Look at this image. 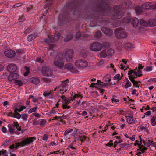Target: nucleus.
<instances>
[{
    "label": "nucleus",
    "instance_id": "obj_1",
    "mask_svg": "<svg viewBox=\"0 0 156 156\" xmlns=\"http://www.w3.org/2000/svg\"><path fill=\"white\" fill-rule=\"evenodd\" d=\"M36 139L35 137H28L20 142L16 143L9 147L11 149L16 150L19 147H23L26 145L30 144Z\"/></svg>",
    "mask_w": 156,
    "mask_h": 156
},
{
    "label": "nucleus",
    "instance_id": "obj_2",
    "mask_svg": "<svg viewBox=\"0 0 156 156\" xmlns=\"http://www.w3.org/2000/svg\"><path fill=\"white\" fill-rule=\"evenodd\" d=\"M63 58L64 56L63 54L62 53H59L56 55L54 60V65L59 69H63L64 67Z\"/></svg>",
    "mask_w": 156,
    "mask_h": 156
},
{
    "label": "nucleus",
    "instance_id": "obj_3",
    "mask_svg": "<svg viewBox=\"0 0 156 156\" xmlns=\"http://www.w3.org/2000/svg\"><path fill=\"white\" fill-rule=\"evenodd\" d=\"M60 36L59 33L58 31H56L54 33V36L48 37L45 39V42L50 46H53L54 44L52 43L57 41L59 39Z\"/></svg>",
    "mask_w": 156,
    "mask_h": 156
},
{
    "label": "nucleus",
    "instance_id": "obj_4",
    "mask_svg": "<svg viewBox=\"0 0 156 156\" xmlns=\"http://www.w3.org/2000/svg\"><path fill=\"white\" fill-rule=\"evenodd\" d=\"M75 65L77 67L83 69L87 67L88 65V63L85 59H79L75 61Z\"/></svg>",
    "mask_w": 156,
    "mask_h": 156
},
{
    "label": "nucleus",
    "instance_id": "obj_5",
    "mask_svg": "<svg viewBox=\"0 0 156 156\" xmlns=\"http://www.w3.org/2000/svg\"><path fill=\"white\" fill-rule=\"evenodd\" d=\"M115 33L116 36L119 39L125 38L127 36L126 33L121 28H118L116 29Z\"/></svg>",
    "mask_w": 156,
    "mask_h": 156
},
{
    "label": "nucleus",
    "instance_id": "obj_6",
    "mask_svg": "<svg viewBox=\"0 0 156 156\" xmlns=\"http://www.w3.org/2000/svg\"><path fill=\"white\" fill-rule=\"evenodd\" d=\"M73 54V51L71 49L67 50L65 51L64 58L67 62H70L72 61Z\"/></svg>",
    "mask_w": 156,
    "mask_h": 156
},
{
    "label": "nucleus",
    "instance_id": "obj_7",
    "mask_svg": "<svg viewBox=\"0 0 156 156\" xmlns=\"http://www.w3.org/2000/svg\"><path fill=\"white\" fill-rule=\"evenodd\" d=\"M102 48L103 45L98 42H94L90 46V50L93 51H99L102 49Z\"/></svg>",
    "mask_w": 156,
    "mask_h": 156
},
{
    "label": "nucleus",
    "instance_id": "obj_8",
    "mask_svg": "<svg viewBox=\"0 0 156 156\" xmlns=\"http://www.w3.org/2000/svg\"><path fill=\"white\" fill-rule=\"evenodd\" d=\"M97 4L98 10L99 12H106L108 6L103 1L100 0L98 1Z\"/></svg>",
    "mask_w": 156,
    "mask_h": 156
},
{
    "label": "nucleus",
    "instance_id": "obj_9",
    "mask_svg": "<svg viewBox=\"0 0 156 156\" xmlns=\"http://www.w3.org/2000/svg\"><path fill=\"white\" fill-rule=\"evenodd\" d=\"M69 80L68 79H66L65 80L62 81L61 85L62 87V89H61L60 93L63 94L64 92H66L67 91H69L70 88L69 87Z\"/></svg>",
    "mask_w": 156,
    "mask_h": 156
},
{
    "label": "nucleus",
    "instance_id": "obj_10",
    "mask_svg": "<svg viewBox=\"0 0 156 156\" xmlns=\"http://www.w3.org/2000/svg\"><path fill=\"white\" fill-rule=\"evenodd\" d=\"M65 69L68 70H70V71L73 73H77L78 71L75 68H74L73 65L72 63H68L64 64Z\"/></svg>",
    "mask_w": 156,
    "mask_h": 156
},
{
    "label": "nucleus",
    "instance_id": "obj_11",
    "mask_svg": "<svg viewBox=\"0 0 156 156\" xmlns=\"http://www.w3.org/2000/svg\"><path fill=\"white\" fill-rule=\"evenodd\" d=\"M42 72L43 74L46 76H51L52 75V72L50 69L46 66L42 68Z\"/></svg>",
    "mask_w": 156,
    "mask_h": 156
},
{
    "label": "nucleus",
    "instance_id": "obj_12",
    "mask_svg": "<svg viewBox=\"0 0 156 156\" xmlns=\"http://www.w3.org/2000/svg\"><path fill=\"white\" fill-rule=\"evenodd\" d=\"M5 56L9 58H12L14 57L15 55V52L13 50L6 49L4 51Z\"/></svg>",
    "mask_w": 156,
    "mask_h": 156
},
{
    "label": "nucleus",
    "instance_id": "obj_13",
    "mask_svg": "<svg viewBox=\"0 0 156 156\" xmlns=\"http://www.w3.org/2000/svg\"><path fill=\"white\" fill-rule=\"evenodd\" d=\"M114 15L112 17V19L113 20L120 19L123 16V13L122 11L115 10Z\"/></svg>",
    "mask_w": 156,
    "mask_h": 156
},
{
    "label": "nucleus",
    "instance_id": "obj_14",
    "mask_svg": "<svg viewBox=\"0 0 156 156\" xmlns=\"http://www.w3.org/2000/svg\"><path fill=\"white\" fill-rule=\"evenodd\" d=\"M77 132V131L76 129H73L69 128L65 131L64 133V135L65 136L71 135L72 136H74Z\"/></svg>",
    "mask_w": 156,
    "mask_h": 156
},
{
    "label": "nucleus",
    "instance_id": "obj_15",
    "mask_svg": "<svg viewBox=\"0 0 156 156\" xmlns=\"http://www.w3.org/2000/svg\"><path fill=\"white\" fill-rule=\"evenodd\" d=\"M7 68L8 71L10 72H14L17 70V67L15 64L11 63L8 65Z\"/></svg>",
    "mask_w": 156,
    "mask_h": 156
},
{
    "label": "nucleus",
    "instance_id": "obj_16",
    "mask_svg": "<svg viewBox=\"0 0 156 156\" xmlns=\"http://www.w3.org/2000/svg\"><path fill=\"white\" fill-rule=\"evenodd\" d=\"M19 77V75L16 73H12L9 75L8 76V80L9 81H12L16 80Z\"/></svg>",
    "mask_w": 156,
    "mask_h": 156
},
{
    "label": "nucleus",
    "instance_id": "obj_17",
    "mask_svg": "<svg viewBox=\"0 0 156 156\" xmlns=\"http://www.w3.org/2000/svg\"><path fill=\"white\" fill-rule=\"evenodd\" d=\"M101 30L106 35L110 36L112 34V31L110 29L105 27H103Z\"/></svg>",
    "mask_w": 156,
    "mask_h": 156
},
{
    "label": "nucleus",
    "instance_id": "obj_18",
    "mask_svg": "<svg viewBox=\"0 0 156 156\" xmlns=\"http://www.w3.org/2000/svg\"><path fill=\"white\" fill-rule=\"evenodd\" d=\"M154 4L153 3L147 2L143 4L142 5V8L143 9H149L152 8Z\"/></svg>",
    "mask_w": 156,
    "mask_h": 156
},
{
    "label": "nucleus",
    "instance_id": "obj_19",
    "mask_svg": "<svg viewBox=\"0 0 156 156\" xmlns=\"http://www.w3.org/2000/svg\"><path fill=\"white\" fill-rule=\"evenodd\" d=\"M38 36V34L36 33H35L33 34L28 35L27 38V40L29 42H30Z\"/></svg>",
    "mask_w": 156,
    "mask_h": 156
},
{
    "label": "nucleus",
    "instance_id": "obj_20",
    "mask_svg": "<svg viewBox=\"0 0 156 156\" xmlns=\"http://www.w3.org/2000/svg\"><path fill=\"white\" fill-rule=\"evenodd\" d=\"M126 118L129 124H131L135 122V120L133 119L132 114H129L128 116H126Z\"/></svg>",
    "mask_w": 156,
    "mask_h": 156
},
{
    "label": "nucleus",
    "instance_id": "obj_21",
    "mask_svg": "<svg viewBox=\"0 0 156 156\" xmlns=\"http://www.w3.org/2000/svg\"><path fill=\"white\" fill-rule=\"evenodd\" d=\"M148 26L150 27L156 26V18L148 20Z\"/></svg>",
    "mask_w": 156,
    "mask_h": 156
},
{
    "label": "nucleus",
    "instance_id": "obj_22",
    "mask_svg": "<svg viewBox=\"0 0 156 156\" xmlns=\"http://www.w3.org/2000/svg\"><path fill=\"white\" fill-rule=\"evenodd\" d=\"M40 80L37 78L33 77L30 79V82L35 85L37 84L40 82Z\"/></svg>",
    "mask_w": 156,
    "mask_h": 156
},
{
    "label": "nucleus",
    "instance_id": "obj_23",
    "mask_svg": "<svg viewBox=\"0 0 156 156\" xmlns=\"http://www.w3.org/2000/svg\"><path fill=\"white\" fill-rule=\"evenodd\" d=\"M139 22L138 19L136 17H133L131 23L134 27H137Z\"/></svg>",
    "mask_w": 156,
    "mask_h": 156
},
{
    "label": "nucleus",
    "instance_id": "obj_24",
    "mask_svg": "<svg viewBox=\"0 0 156 156\" xmlns=\"http://www.w3.org/2000/svg\"><path fill=\"white\" fill-rule=\"evenodd\" d=\"M43 95L45 97L49 98H51L53 97V95L51 93V91H46L43 93Z\"/></svg>",
    "mask_w": 156,
    "mask_h": 156
},
{
    "label": "nucleus",
    "instance_id": "obj_25",
    "mask_svg": "<svg viewBox=\"0 0 156 156\" xmlns=\"http://www.w3.org/2000/svg\"><path fill=\"white\" fill-rule=\"evenodd\" d=\"M73 35L72 34H68L66 37L64 39V41L66 42H67L69 41L73 38Z\"/></svg>",
    "mask_w": 156,
    "mask_h": 156
},
{
    "label": "nucleus",
    "instance_id": "obj_26",
    "mask_svg": "<svg viewBox=\"0 0 156 156\" xmlns=\"http://www.w3.org/2000/svg\"><path fill=\"white\" fill-rule=\"evenodd\" d=\"M75 3V2H73L72 3L71 2H70L68 4L67 6L70 9H75L77 6V5Z\"/></svg>",
    "mask_w": 156,
    "mask_h": 156
},
{
    "label": "nucleus",
    "instance_id": "obj_27",
    "mask_svg": "<svg viewBox=\"0 0 156 156\" xmlns=\"http://www.w3.org/2000/svg\"><path fill=\"white\" fill-rule=\"evenodd\" d=\"M143 8L139 6H136L135 8V10L137 14L141 13L143 12Z\"/></svg>",
    "mask_w": 156,
    "mask_h": 156
},
{
    "label": "nucleus",
    "instance_id": "obj_28",
    "mask_svg": "<svg viewBox=\"0 0 156 156\" xmlns=\"http://www.w3.org/2000/svg\"><path fill=\"white\" fill-rule=\"evenodd\" d=\"M140 24L142 26H148V23L143 19H142L140 20Z\"/></svg>",
    "mask_w": 156,
    "mask_h": 156
},
{
    "label": "nucleus",
    "instance_id": "obj_29",
    "mask_svg": "<svg viewBox=\"0 0 156 156\" xmlns=\"http://www.w3.org/2000/svg\"><path fill=\"white\" fill-rule=\"evenodd\" d=\"M63 101L65 104H68L71 101H73L72 97H70L68 98H66L63 100Z\"/></svg>",
    "mask_w": 156,
    "mask_h": 156
},
{
    "label": "nucleus",
    "instance_id": "obj_30",
    "mask_svg": "<svg viewBox=\"0 0 156 156\" xmlns=\"http://www.w3.org/2000/svg\"><path fill=\"white\" fill-rule=\"evenodd\" d=\"M122 76H121L119 74H116L115 76L114 77V79L115 80H117V81H119L121 80L123 76V74L122 73H121Z\"/></svg>",
    "mask_w": 156,
    "mask_h": 156
},
{
    "label": "nucleus",
    "instance_id": "obj_31",
    "mask_svg": "<svg viewBox=\"0 0 156 156\" xmlns=\"http://www.w3.org/2000/svg\"><path fill=\"white\" fill-rule=\"evenodd\" d=\"M12 125L14 127H16L18 130L19 131H21V128L20 127L18 123L17 122H14Z\"/></svg>",
    "mask_w": 156,
    "mask_h": 156
},
{
    "label": "nucleus",
    "instance_id": "obj_32",
    "mask_svg": "<svg viewBox=\"0 0 156 156\" xmlns=\"http://www.w3.org/2000/svg\"><path fill=\"white\" fill-rule=\"evenodd\" d=\"M79 97H80V99H82L83 98V96L80 94H75L74 95L73 97H72L73 101V100H75L76 98H78Z\"/></svg>",
    "mask_w": 156,
    "mask_h": 156
},
{
    "label": "nucleus",
    "instance_id": "obj_33",
    "mask_svg": "<svg viewBox=\"0 0 156 156\" xmlns=\"http://www.w3.org/2000/svg\"><path fill=\"white\" fill-rule=\"evenodd\" d=\"M152 142H153V141L150 140H148V141L146 142L144 141H143V142L144 145L147 147L150 146L151 144H152Z\"/></svg>",
    "mask_w": 156,
    "mask_h": 156
},
{
    "label": "nucleus",
    "instance_id": "obj_34",
    "mask_svg": "<svg viewBox=\"0 0 156 156\" xmlns=\"http://www.w3.org/2000/svg\"><path fill=\"white\" fill-rule=\"evenodd\" d=\"M114 53V51L112 48L109 49L107 53V56H112Z\"/></svg>",
    "mask_w": 156,
    "mask_h": 156
},
{
    "label": "nucleus",
    "instance_id": "obj_35",
    "mask_svg": "<svg viewBox=\"0 0 156 156\" xmlns=\"http://www.w3.org/2000/svg\"><path fill=\"white\" fill-rule=\"evenodd\" d=\"M9 128V132L10 133H14L15 129L13 128L12 125L10 124H9L8 125Z\"/></svg>",
    "mask_w": 156,
    "mask_h": 156
},
{
    "label": "nucleus",
    "instance_id": "obj_36",
    "mask_svg": "<svg viewBox=\"0 0 156 156\" xmlns=\"http://www.w3.org/2000/svg\"><path fill=\"white\" fill-rule=\"evenodd\" d=\"M140 129L141 130L144 132H145L144 133L145 134H147L149 133V131L148 130L147 127H140Z\"/></svg>",
    "mask_w": 156,
    "mask_h": 156
},
{
    "label": "nucleus",
    "instance_id": "obj_37",
    "mask_svg": "<svg viewBox=\"0 0 156 156\" xmlns=\"http://www.w3.org/2000/svg\"><path fill=\"white\" fill-rule=\"evenodd\" d=\"M100 56L102 58H105L107 56V53L105 50H102L100 53Z\"/></svg>",
    "mask_w": 156,
    "mask_h": 156
},
{
    "label": "nucleus",
    "instance_id": "obj_38",
    "mask_svg": "<svg viewBox=\"0 0 156 156\" xmlns=\"http://www.w3.org/2000/svg\"><path fill=\"white\" fill-rule=\"evenodd\" d=\"M14 83L16 85H18L19 86H22L23 85V83L21 80L17 79L15 80Z\"/></svg>",
    "mask_w": 156,
    "mask_h": 156
},
{
    "label": "nucleus",
    "instance_id": "obj_39",
    "mask_svg": "<svg viewBox=\"0 0 156 156\" xmlns=\"http://www.w3.org/2000/svg\"><path fill=\"white\" fill-rule=\"evenodd\" d=\"M156 119V117L153 116L151 119V125L152 126H154L156 125V122L155 120Z\"/></svg>",
    "mask_w": 156,
    "mask_h": 156
},
{
    "label": "nucleus",
    "instance_id": "obj_40",
    "mask_svg": "<svg viewBox=\"0 0 156 156\" xmlns=\"http://www.w3.org/2000/svg\"><path fill=\"white\" fill-rule=\"evenodd\" d=\"M25 68L26 70V71L24 73V75L25 76H27L30 73V69L29 68V67L26 66L25 67Z\"/></svg>",
    "mask_w": 156,
    "mask_h": 156
},
{
    "label": "nucleus",
    "instance_id": "obj_41",
    "mask_svg": "<svg viewBox=\"0 0 156 156\" xmlns=\"http://www.w3.org/2000/svg\"><path fill=\"white\" fill-rule=\"evenodd\" d=\"M131 83L130 82L129 80H128L126 82V83L125 85V88L126 89H127L128 87H130L131 86Z\"/></svg>",
    "mask_w": 156,
    "mask_h": 156
},
{
    "label": "nucleus",
    "instance_id": "obj_42",
    "mask_svg": "<svg viewBox=\"0 0 156 156\" xmlns=\"http://www.w3.org/2000/svg\"><path fill=\"white\" fill-rule=\"evenodd\" d=\"M101 32L100 31H98L95 33L94 35V37L95 38H99L101 36Z\"/></svg>",
    "mask_w": 156,
    "mask_h": 156
},
{
    "label": "nucleus",
    "instance_id": "obj_43",
    "mask_svg": "<svg viewBox=\"0 0 156 156\" xmlns=\"http://www.w3.org/2000/svg\"><path fill=\"white\" fill-rule=\"evenodd\" d=\"M37 106H36L34 108H31L28 111V113L30 114V113H31L32 112H36V110L37 109Z\"/></svg>",
    "mask_w": 156,
    "mask_h": 156
},
{
    "label": "nucleus",
    "instance_id": "obj_44",
    "mask_svg": "<svg viewBox=\"0 0 156 156\" xmlns=\"http://www.w3.org/2000/svg\"><path fill=\"white\" fill-rule=\"evenodd\" d=\"M32 29L31 27H28L24 31V33L26 34H29L32 31Z\"/></svg>",
    "mask_w": 156,
    "mask_h": 156
},
{
    "label": "nucleus",
    "instance_id": "obj_45",
    "mask_svg": "<svg viewBox=\"0 0 156 156\" xmlns=\"http://www.w3.org/2000/svg\"><path fill=\"white\" fill-rule=\"evenodd\" d=\"M131 94L132 95H135L136 96H138L139 94V93L137 92V90L134 89L132 90Z\"/></svg>",
    "mask_w": 156,
    "mask_h": 156
},
{
    "label": "nucleus",
    "instance_id": "obj_46",
    "mask_svg": "<svg viewBox=\"0 0 156 156\" xmlns=\"http://www.w3.org/2000/svg\"><path fill=\"white\" fill-rule=\"evenodd\" d=\"M23 120L26 121L27 120L28 118L27 115L25 114H22L21 116Z\"/></svg>",
    "mask_w": 156,
    "mask_h": 156
},
{
    "label": "nucleus",
    "instance_id": "obj_47",
    "mask_svg": "<svg viewBox=\"0 0 156 156\" xmlns=\"http://www.w3.org/2000/svg\"><path fill=\"white\" fill-rule=\"evenodd\" d=\"M113 141L112 140H110L109 142L105 144V145L106 146H108L109 147L113 146Z\"/></svg>",
    "mask_w": 156,
    "mask_h": 156
},
{
    "label": "nucleus",
    "instance_id": "obj_48",
    "mask_svg": "<svg viewBox=\"0 0 156 156\" xmlns=\"http://www.w3.org/2000/svg\"><path fill=\"white\" fill-rule=\"evenodd\" d=\"M125 48L126 49H128L129 48H131L132 47V44L130 43H128L126 44L125 45Z\"/></svg>",
    "mask_w": 156,
    "mask_h": 156
},
{
    "label": "nucleus",
    "instance_id": "obj_49",
    "mask_svg": "<svg viewBox=\"0 0 156 156\" xmlns=\"http://www.w3.org/2000/svg\"><path fill=\"white\" fill-rule=\"evenodd\" d=\"M144 70L146 71H150L152 70V67L151 66H147L144 69Z\"/></svg>",
    "mask_w": 156,
    "mask_h": 156
},
{
    "label": "nucleus",
    "instance_id": "obj_50",
    "mask_svg": "<svg viewBox=\"0 0 156 156\" xmlns=\"http://www.w3.org/2000/svg\"><path fill=\"white\" fill-rule=\"evenodd\" d=\"M68 105L66 104H63L62 105V107L63 109H69L71 107L69 106H68Z\"/></svg>",
    "mask_w": 156,
    "mask_h": 156
},
{
    "label": "nucleus",
    "instance_id": "obj_51",
    "mask_svg": "<svg viewBox=\"0 0 156 156\" xmlns=\"http://www.w3.org/2000/svg\"><path fill=\"white\" fill-rule=\"evenodd\" d=\"M139 139H140V141L139 142V141H137V140H136V141L137 142L136 144H135V145L137 144L138 146H140L142 144V140L141 138V137H139Z\"/></svg>",
    "mask_w": 156,
    "mask_h": 156
},
{
    "label": "nucleus",
    "instance_id": "obj_52",
    "mask_svg": "<svg viewBox=\"0 0 156 156\" xmlns=\"http://www.w3.org/2000/svg\"><path fill=\"white\" fill-rule=\"evenodd\" d=\"M129 78L132 83L134 82H135V81L134 80V76H133V75L129 76Z\"/></svg>",
    "mask_w": 156,
    "mask_h": 156
},
{
    "label": "nucleus",
    "instance_id": "obj_53",
    "mask_svg": "<svg viewBox=\"0 0 156 156\" xmlns=\"http://www.w3.org/2000/svg\"><path fill=\"white\" fill-rule=\"evenodd\" d=\"M123 21L125 23H128L130 21V20L129 17H126L123 19Z\"/></svg>",
    "mask_w": 156,
    "mask_h": 156
},
{
    "label": "nucleus",
    "instance_id": "obj_54",
    "mask_svg": "<svg viewBox=\"0 0 156 156\" xmlns=\"http://www.w3.org/2000/svg\"><path fill=\"white\" fill-rule=\"evenodd\" d=\"M36 61L39 62L40 63H42L44 62V61L42 59L41 57L37 58Z\"/></svg>",
    "mask_w": 156,
    "mask_h": 156
},
{
    "label": "nucleus",
    "instance_id": "obj_55",
    "mask_svg": "<svg viewBox=\"0 0 156 156\" xmlns=\"http://www.w3.org/2000/svg\"><path fill=\"white\" fill-rule=\"evenodd\" d=\"M22 4L21 3H16L12 7L13 8H16V7H18L20 6H22Z\"/></svg>",
    "mask_w": 156,
    "mask_h": 156
},
{
    "label": "nucleus",
    "instance_id": "obj_56",
    "mask_svg": "<svg viewBox=\"0 0 156 156\" xmlns=\"http://www.w3.org/2000/svg\"><path fill=\"white\" fill-rule=\"evenodd\" d=\"M46 123V121H44L43 119H42L41 120L40 122V124L41 126H42L45 125Z\"/></svg>",
    "mask_w": 156,
    "mask_h": 156
},
{
    "label": "nucleus",
    "instance_id": "obj_57",
    "mask_svg": "<svg viewBox=\"0 0 156 156\" xmlns=\"http://www.w3.org/2000/svg\"><path fill=\"white\" fill-rule=\"evenodd\" d=\"M57 113H58V112L57 111H56L53 109L50 112V114L51 115H55Z\"/></svg>",
    "mask_w": 156,
    "mask_h": 156
},
{
    "label": "nucleus",
    "instance_id": "obj_58",
    "mask_svg": "<svg viewBox=\"0 0 156 156\" xmlns=\"http://www.w3.org/2000/svg\"><path fill=\"white\" fill-rule=\"evenodd\" d=\"M103 79L106 82H110L111 81V79L107 77H105L103 78Z\"/></svg>",
    "mask_w": 156,
    "mask_h": 156
},
{
    "label": "nucleus",
    "instance_id": "obj_59",
    "mask_svg": "<svg viewBox=\"0 0 156 156\" xmlns=\"http://www.w3.org/2000/svg\"><path fill=\"white\" fill-rule=\"evenodd\" d=\"M140 150L143 153H144V151L147 150L146 147H144L142 146L140 148Z\"/></svg>",
    "mask_w": 156,
    "mask_h": 156
},
{
    "label": "nucleus",
    "instance_id": "obj_60",
    "mask_svg": "<svg viewBox=\"0 0 156 156\" xmlns=\"http://www.w3.org/2000/svg\"><path fill=\"white\" fill-rule=\"evenodd\" d=\"M81 36V33L79 31L76 32V37L77 38H80Z\"/></svg>",
    "mask_w": 156,
    "mask_h": 156
},
{
    "label": "nucleus",
    "instance_id": "obj_61",
    "mask_svg": "<svg viewBox=\"0 0 156 156\" xmlns=\"http://www.w3.org/2000/svg\"><path fill=\"white\" fill-rule=\"evenodd\" d=\"M14 118H16L18 119H20L21 117V115L20 113H18L16 115H14Z\"/></svg>",
    "mask_w": 156,
    "mask_h": 156
},
{
    "label": "nucleus",
    "instance_id": "obj_62",
    "mask_svg": "<svg viewBox=\"0 0 156 156\" xmlns=\"http://www.w3.org/2000/svg\"><path fill=\"white\" fill-rule=\"evenodd\" d=\"M19 20L20 22H23L25 20V18L24 16H22L20 17L19 19Z\"/></svg>",
    "mask_w": 156,
    "mask_h": 156
},
{
    "label": "nucleus",
    "instance_id": "obj_63",
    "mask_svg": "<svg viewBox=\"0 0 156 156\" xmlns=\"http://www.w3.org/2000/svg\"><path fill=\"white\" fill-rule=\"evenodd\" d=\"M68 117V116L67 115H63L62 116H59V119H66L68 118H67V117Z\"/></svg>",
    "mask_w": 156,
    "mask_h": 156
},
{
    "label": "nucleus",
    "instance_id": "obj_64",
    "mask_svg": "<svg viewBox=\"0 0 156 156\" xmlns=\"http://www.w3.org/2000/svg\"><path fill=\"white\" fill-rule=\"evenodd\" d=\"M103 45L104 47L105 48H107L109 46V44L107 42H105L103 43Z\"/></svg>",
    "mask_w": 156,
    "mask_h": 156
}]
</instances>
